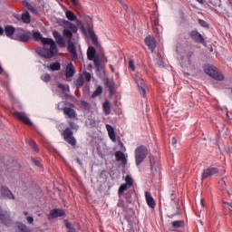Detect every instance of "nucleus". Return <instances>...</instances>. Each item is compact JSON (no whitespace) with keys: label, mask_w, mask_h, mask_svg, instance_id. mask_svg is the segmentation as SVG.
<instances>
[{"label":"nucleus","mask_w":232,"mask_h":232,"mask_svg":"<svg viewBox=\"0 0 232 232\" xmlns=\"http://www.w3.org/2000/svg\"><path fill=\"white\" fill-rule=\"evenodd\" d=\"M33 39L34 41H41L43 47H37L35 53L44 59H53L57 57L59 49H57V44L52 38H44L39 31H33Z\"/></svg>","instance_id":"nucleus-1"},{"label":"nucleus","mask_w":232,"mask_h":232,"mask_svg":"<svg viewBox=\"0 0 232 232\" xmlns=\"http://www.w3.org/2000/svg\"><path fill=\"white\" fill-rule=\"evenodd\" d=\"M70 127L65 128V130L62 132V137L71 146H77V140L75 136H73V131L77 133L79 131V125L74 121L68 122Z\"/></svg>","instance_id":"nucleus-2"},{"label":"nucleus","mask_w":232,"mask_h":232,"mask_svg":"<svg viewBox=\"0 0 232 232\" xmlns=\"http://www.w3.org/2000/svg\"><path fill=\"white\" fill-rule=\"evenodd\" d=\"M134 153L136 166H140L146 160V157H148V147L144 145L138 146Z\"/></svg>","instance_id":"nucleus-3"},{"label":"nucleus","mask_w":232,"mask_h":232,"mask_svg":"<svg viewBox=\"0 0 232 232\" xmlns=\"http://www.w3.org/2000/svg\"><path fill=\"white\" fill-rule=\"evenodd\" d=\"M62 23L63 26L66 27V29H63V35L64 37H67V39H72V37H73V34H77V32H79L77 25L72 22L68 20H62Z\"/></svg>","instance_id":"nucleus-4"},{"label":"nucleus","mask_w":232,"mask_h":232,"mask_svg":"<svg viewBox=\"0 0 232 232\" xmlns=\"http://www.w3.org/2000/svg\"><path fill=\"white\" fill-rule=\"evenodd\" d=\"M204 72L207 75H209V77H212V79H215L216 81H224V75L218 72V69L213 65H206L204 67Z\"/></svg>","instance_id":"nucleus-5"},{"label":"nucleus","mask_w":232,"mask_h":232,"mask_svg":"<svg viewBox=\"0 0 232 232\" xmlns=\"http://www.w3.org/2000/svg\"><path fill=\"white\" fill-rule=\"evenodd\" d=\"M32 39V33L29 31H24V29H20V32L15 34L14 41H19L20 43H28Z\"/></svg>","instance_id":"nucleus-6"},{"label":"nucleus","mask_w":232,"mask_h":232,"mask_svg":"<svg viewBox=\"0 0 232 232\" xmlns=\"http://www.w3.org/2000/svg\"><path fill=\"white\" fill-rule=\"evenodd\" d=\"M220 169L217 167L209 166L206 169L203 170L201 174V180H206V179H209V177H213L218 174Z\"/></svg>","instance_id":"nucleus-7"},{"label":"nucleus","mask_w":232,"mask_h":232,"mask_svg":"<svg viewBox=\"0 0 232 232\" xmlns=\"http://www.w3.org/2000/svg\"><path fill=\"white\" fill-rule=\"evenodd\" d=\"M190 38L198 44H202L203 46H207L208 44L206 39H204V36H202V34L197 30L190 32Z\"/></svg>","instance_id":"nucleus-8"},{"label":"nucleus","mask_w":232,"mask_h":232,"mask_svg":"<svg viewBox=\"0 0 232 232\" xmlns=\"http://www.w3.org/2000/svg\"><path fill=\"white\" fill-rule=\"evenodd\" d=\"M13 115L14 117H15V119H18V121H21L26 126H34V123L32 122V121H30V118L26 116V113L21 112V111H15V112H13Z\"/></svg>","instance_id":"nucleus-9"},{"label":"nucleus","mask_w":232,"mask_h":232,"mask_svg":"<svg viewBox=\"0 0 232 232\" xmlns=\"http://www.w3.org/2000/svg\"><path fill=\"white\" fill-rule=\"evenodd\" d=\"M0 221L4 224V226H10L12 224V218H10V212L3 209L0 207Z\"/></svg>","instance_id":"nucleus-10"},{"label":"nucleus","mask_w":232,"mask_h":232,"mask_svg":"<svg viewBox=\"0 0 232 232\" xmlns=\"http://www.w3.org/2000/svg\"><path fill=\"white\" fill-rule=\"evenodd\" d=\"M59 217H66V212L63 208H54L50 211L48 220L59 218Z\"/></svg>","instance_id":"nucleus-11"},{"label":"nucleus","mask_w":232,"mask_h":232,"mask_svg":"<svg viewBox=\"0 0 232 232\" xmlns=\"http://www.w3.org/2000/svg\"><path fill=\"white\" fill-rule=\"evenodd\" d=\"M145 44L148 46L149 50H150L151 53H153L155 48H157V40H155L154 36L148 35L145 38Z\"/></svg>","instance_id":"nucleus-12"},{"label":"nucleus","mask_w":232,"mask_h":232,"mask_svg":"<svg viewBox=\"0 0 232 232\" xmlns=\"http://www.w3.org/2000/svg\"><path fill=\"white\" fill-rule=\"evenodd\" d=\"M67 50L69 53H71L72 61H77V59H79V56L77 55V48L75 47V44L72 41H69V45L67 47Z\"/></svg>","instance_id":"nucleus-13"},{"label":"nucleus","mask_w":232,"mask_h":232,"mask_svg":"<svg viewBox=\"0 0 232 232\" xmlns=\"http://www.w3.org/2000/svg\"><path fill=\"white\" fill-rule=\"evenodd\" d=\"M14 34H15V27H14V25H6L5 27V34L9 39H13L14 41H15V35H14Z\"/></svg>","instance_id":"nucleus-14"},{"label":"nucleus","mask_w":232,"mask_h":232,"mask_svg":"<svg viewBox=\"0 0 232 232\" xmlns=\"http://www.w3.org/2000/svg\"><path fill=\"white\" fill-rule=\"evenodd\" d=\"M145 198L149 208H150L151 209H155L157 203L155 202L153 196H151V193H150L149 191H146Z\"/></svg>","instance_id":"nucleus-15"},{"label":"nucleus","mask_w":232,"mask_h":232,"mask_svg":"<svg viewBox=\"0 0 232 232\" xmlns=\"http://www.w3.org/2000/svg\"><path fill=\"white\" fill-rule=\"evenodd\" d=\"M53 35L59 46H62V48H64V46H66V43L64 42L63 35H61V33H59L58 31H53Z\"/></svg>","instance_id":"nucleus-16"},{"label":"nucleus","mask_w":232,"mask_h":232,"mask_svg":"<svg viewBox=\"0 0 232 232\" xmlns=\"http://www.w3.org/2000/svg\"><path fill=\"white\" fill-rule=\"evenodd\" d=\"M63 111L67 119H75V117H77V112H75V110L72 109V107H64Z\"/></svg>","instance_id":"nucleus-17"},{"label":"nucleus","mask_w":232,"mask_h":232,"mask_svg":"<svg viewBox=\"0 0 232 232\" xmlns=\"http://www.w3.org/2000/svg\"><path fill=\"white\" fill-rule=\"evenodd\" d=\"M1 193L5 197V198H9V199L12 198L13 200L15 199V197H14L12 190L10 188H8V187L2 186Z\"/></svg>","instance_id":"nucleus-18"},{"label":"nucleus","mask_w":232,"mask_h":232,"mask_svg":"<svg viewBox=\"0 0 232 232\" xmlns=\"http://www.w3.org/2000/svg\"><path fill=\"white\" fill-rule=\"evenodd\" d=\"M73 75H75V67L73 66V63H70L65 69V77L66 79H70Z\"/></svg>","instance_id":"nucleus-19"},{"label":"nucleus","mask_w":232,"mask_h":232,"mask_svg":"<svg viewBox=\"0 0 232 232\" xmlns=\"http://www.w3.org/2000/svg\"><path fill=\"white\" fill-rule=\"evenodd\" d=\"M114 155L117 162H121V164H128V160L126 159L124 152L117 150Z\"/></svg>","instance_id":"nucleus-20"},{"label":"nucleus","mask_w":232,"mask_h":232,"mask_svg":"<svg viewBox=\"0 0 232 232\" xmlns=\"http://www.w3.org/2000/svg\"><path fill=\"white\" fill-rule=\"evenodd\" d=\"M136 82L140 95H142V97H146V84L144 83V80H136Z\"/></svg>","instance_id":"nucleus-21"},{"label":"nucleus","mask_w":232,"mask_h":232,"mask_svg":"<svg viewBox=\"0 0 232 232\" xmlns=\"http://www.w3.org/2000/svg\"><path fill=\"white\" fill-rule=\"evenodd\" d=\"M95 55H97V50H95V47L90 46L87 50V59L93 61V59H97Z\"/></svg>","instance_id":"nucleus-22"},{"label":"nucleus","mask_w":232,"mask_h":232,"mask_svg":"<svg viewBox=\"0 0 232 232\" xmlns=\"http://www.w3.org/2000/svg\"><path fill=\"white\" fill-rule=\"evenodd\" d=\"M88 33L94 46H99V39L97 38V34H95V31L90 27Z\"/></svg>","instance_id":"nucleus-23"},{"label":"nucleus","mask_w":232,"mask_h":232,"mask_svg":"<svg viewBox=\"0 0 232 232\" xmlns=\"http://www.w3.org/2000/svg\"><path fill=\"white\" fill-rule=\"evenodd\" d=\"M103 82L105 86H107L108 92L110 93H113V92L115 91V83L110 82V78H104Z\"/></svg>","instance_id":"nucleus-24"},{"label":"nucleus","mask_w":232,"mask_h":232,"mask_svg":"<svg viewBox=\"0 0 232 232\" xmlns=\"http://www.w3.org/2000/svg\"><path fill=\"white\" fill-rule=\"evenodd\" d=\"M47 68L51 72H59V70H61V63L59 62L53 63L47 65Z\"/></svg>","instance_id":"nucleus-25"},{"label":"nucleus","mask_w":232,"mask_h":232,"mask_svg":"<svg viewBox=\"0 0 232 232\" xmlns=\"http://www.w3.org/2000/svg\"><path fill=\"white\" fill-rule=\"evenodd\" d=\"M102 108L105 115H110L111 113V104H110V102L106 101L103 103Z\"/></svg>","instance_id":"nucleus-26"},{"label":"nucleus","mask_w":232,"mask_h":232,"mask_svg":"<svg viewBox=\"0 0 232 232\" xmlns=\"http://www.w3.org/2000/svg\"><path fill=\"white\" fill-rule=\"evenodd\" d=\"M118 208H121L123 211H130V203L124 200H120L118 202Z\"/></svg>","instance_id":"nucleus-27"},{"label":"nucleus","mask_w":232,"mask_h":232,"mask_svg":"<svg viewBox=\"0 0 232 232\" xmlns=\"http://www.w3.org/2000/svg\"><path fill=\"white\" fill-rule=\"evenodd\" d=\"M65 15L69 21H75L77 19V15H75V13L73 11L68 10L65 13Z\"/></svg>","instance_id":"nucleus-28"},{"label":"nucleus","mask_w":232,"mask_h":232,"mask_svg":"<svg viewBox=\"0 0 232 232\" xmlns=\"http://www.w3.org/2000/svg\"><path fill=\"white\" fill-rule=\"evenodd\" d=\"M22 21L23 23H25V24H29L31 19H30V13H28V11L22 14Z\"/></svg>","instance_id":"nucleus-29"},{"label":"nucleus","mask_w":232,"mask_h":232,"mask_svg":"<svg viewBox=\"0 0 232 232\" xmlns=\"http://www.w3.org/2000/svg\"><path fill=\"white\" fill-rule=\"evenodd\" d=\"M186 222L184 220H176L171 222L172 227H184Z\"/></svg>","instance_id":"nucleus-30"},{"label":"nucleus","mask_w":232,"mask_h":232,"mask_svg":"<svg viewBox=\"0 0 232 232\" xmlns=\"http://www.w3.org/2000/svg\"><path fill=\"white\" fill-rule=\"evenodd\" d=\"M128 184L124 183L121 184L118 189V195L119 197H121V195H124V191H126L128 189Z\"/></svg>","instance_id":"nucleus-31"},{"label":"nucleus","mask_w":232,"mask_h":232,"mask_svg":"<svg viewBox=\"0 0 232 232\" xmlns=\"http://www.w3.org/2000/svg\"><path fill=\"white\" fill-rule=\"evenodd\" d=\"M94 63V66L96 68V72H101V70H102V65L101 64V60H99V58H94L93 60Z\"/></svg>","instance_id":"nucleus-32"},{"label":"nucleus","mask_w":232,"mask_h":232,"mask_svg":"<svg viewBox=\"0 0 232 232\" xmlns=\"http://www.w3.org/2000/svg\"><path fill=\"white\" fill-rule=\"evenodd\" d=\"M94 63V66L96 68V72H101V70H102V65L101 64V60H99V58H94L93 60Z\"/></svg>","instance_id":"nucleus-33"},{"label":"nucleus","mask_w":232,"mask_h":232,"mask_svg":"<svg viewBox=\"0 0 232 232\" xmlns=\"http://www.w3.org/2000/svg\"><path fill=\"white\" fill-rule=\"evenodd\" d=\"M102 93V86L99 85L96 90L92 94V99H95V97H99Z\"/></svg>","instance_id":"nucleus-34"},{"label":"nucleus","mask_w":232,"mask_h":232,"mask_svg":"<svg viewBox=\"0 0 232 232\" xmlns=\"http://www.w3.org/2000/svg\"><path fill=\"white\" fill-rule=\"evenodd\" d=\"M65 227H67V232H77L75 226L72 222H66Z\"/></svg>","instance_id":"nucleus-35"},{"label":"nucleus","mask_w":232,"mask_h":232,"mask_svg":"<svg viewBox=\"0 0 232 232\" xmlns=\"http://www.w3.org/2000/svg\"><path fill=\"white\" fill-rule=\"evenodd\" d=\"M131 195H132V191L129 190L124 194V198L126 200V202L128 204H131L132 200H131Z\"/></svg>","instance_id":"nucleus-36"},{"label":"nucleus","mask_w":232,"mask_h":232,"mask_svg":"<svg viewBox=\"0 0 232 232\" xmlns=\"http://www.w3.org/2000/svg\"><path fill=\"white\" fill-rule=\"evenodd\" d=\"M125 184H127V186H129L130 188H131V186H133V179L131 178V176L127 175L125 178Z\"/></svg>","instance_id":"nucleus-37"},{"label":"nucleus","mask_w":232,"mask_h":232,"mask_svg":"<svg viewBox=\"0 0 232 232\" xmlns=\"http://www.w3.org/2000/svg\"><path fill=\"white\" fill-rule=\"evenodd\" d=\"M29 146H31V148L36 151V152H39V147L37 146V143L34 141V140H30L29 141Z\"/></svg>","instance_id":"nucleus-38"},{"label":"nucleus","mask_w":232,"mask_h":232,"mask_svg":"<svg viewBox=\"0 0 232 232\" xmlns=\"http://www.w3.org/2000/svg\"><path fill=\"white\" fill-rule=\"evenodd\" d=\"M41 79L44 81V82H50V81H52V75L45 73L41 76Z\"/></svg>","instance_id":"nucleus-39"},{"label":"nucleus","mask_w":232,"mask_h":232,"mask_svg":"<svg viewBox=\"0 0 232 232\" xmlns=\"http://www.w3.org/2000/svg\"><path fill=\"white\" fill-rule=\"evenodd\" d=\"M81 104H82V106L84 110H91L92 109V105L88 102L82 101Z\"/></svg>","instance_id":"nucleus-40"},{"label":"nucleus","mask_w":232,"mask_h":232,"mask_svg":"<svg viewBox=\"0 0 232 232\" xmlns=\"http://www.w3.org/2000/svg\"><path fill=\"white\" fill-rule=\"evenodd\" d=\"M223 208H224V209H228L230 211V213L232 214L231 203L227 202V201H223Z\"/></svg>","instance_id":"nucleus-41"},{"label":"nucleus","mask_w":232,"mask_h":232,"mask_svg":"<svg viewBox=\"0 0 232 232\" xmlns=\"http://www.w3.org/2000/svg\"><path fill=\"white\" fill-rule=\"evenodd\" d=\"M76 86H78V88H81V87L84 86V79L83 78H78L76 80Z\"/></svg>","instance_id":"nucleus-42"},{"label":"nucleus","mask_w":232,"mask_h":232,"mask_svg":"<svg viewBox=\"0 0 232 232\" xmlns=\"http://www.w3.org/2000/svg\"><path fill=\"white\" fill-rule=\"evenodd\" d=\"M76 24L77 26L81 27V30H82L83 32H86V29H84V24H82V21H81L80 19L76 18Z\"/></svg>","instance_id":"nucleus-43"},{"label":"nucleus","mask_w":232,"mask_h":232,"mask_svg":"<svg viewBox=\"0 0 232 232\" xmlns=\"http://www.w3.org/2000/svg\"><path fill=\"white\" fill-rule=\"evenodd\" d=\"M87 124H89L90 128H95V120L89 118L87 120Z\"/></svg>","instance_id":"nucleus-44"},{"label":"nucleus","mask_w":232,"mask_h":232,"mask_svg":"<svg viewBox=\"0 0 232 232\" xmlns=\"http://www.w3.org/2000/svg\"><path fill=\"white\" fill-rule=\"evenodd\" d=\"M198 24H200V26H203V28H208V22H206L205 20L202 19H198Z\"/></svg>","instance_id":"nucleus-45"},{"label":"nucleus","mask_w":232,"mask_h":232,"mask_svg":"<svg viewBox=\"0 0 232 232\" xmlns=\"http://www.w3.org/2000/svg\"><path fill=\"white\" fill-rule=\"evenodd\" d=\"M109 137L112 142H117V136L115 135V132L109 133Z\"/></svg>","instance_id":"nucleus-46"},{"label":"nucleus","mask_w":232,"mask_h":232,"mask_svg":"<svg viewBox=\"0 0 232 232\" xmlns=\"http://www.w3.org/2000/svg\"><path fill=\"white\" fill-rule=\"evenodd\" d=\"M129 68L132 71L135 72V63H133V60L129 61Z\"/></svg>","instance_id":"nucleus-47"},{"label":"nucleus","mask_w":232,"mask_h":232,"mask_svg":"<svg viewBox=\"0 0 232 232\" xmlns=\"http://www.w3.org/2000/svg\"><path fill=\"white\" fill-rule=\"evenodd\" d=\"M32 162H33V164H34V166H37L38 168H41V161H39V160L32 158Z\"/></svg>","instance_id":"nucleus-48"},{"label":"nucleus","mask_w":232,"mask_h":232,"mask_svg":"<svg viewBox=\"0 0 232 232\" xmlns=\"http://www.w3.org/2000/svg\"><path fill=\"white\" fill-rule=\"evenodd\" d=\"M179 209H180V207H177V211H176V213L169 215V216H168L169 218H173V217H177V215H180V211H179Z\"/></svg>","instance_id":"nucleus-49"},{"label":"nucleus","mask_w":232,"mask_h":232,"mask_svg":"<svg viewBox=\"0 0 232 232\" xmlns=\"http://www.w3.org/2000/svg\"><path fill=\"white\" fill-rule=\"evenodd\" d=\"M106 130H107V131H108V133L110 134V133H114L115 132V129H113L112 127H111V125H106Z\"/></svg>","instance_id":"nucleus-50"},{"label":"nucleus","mask_w":232,"mask_h":232,"mask_svg":"<svg viewBox=\"0 0 232 232\" xmlns=\"http://www.w3.org/2000/svg\"><path fill=\"white\" fill-rule=\"evenodd\" d=\"M179 17L181 19V21H186V14L184 13V11L180 10L179 11Z\"/></svg>","instance_id":"nucleus-51"},{"label":"nucleus","mask_w":232,"mask_h":232,"mask_svg":"<svg viewBox=\"0 0 232 232\" xmlns=\"http://www.w3.org/2000/svg\"><path fill=\"white\" fill-rule=\"evenodd\" d=\"M156 64L161 68H164V62L160 59L156 60Z\"/></svg>","instance_id":"nucleus-52"},{"label":"nucleus","mask_w":232,"mask_h":232,"mask_svg":"<svg viewBox=\"0 0 232 232\" xmlns=\"http://www.w3.org/2000/svg\"><path fill=\"white\" fill-rule=\"evenodd\" d=\"M57 88H59V90H62V92H66V85H64L63 83H59L57 85Z\"/></svg>","instance_id":"nucleus-53"},{"label":"nucleus","mask_w":232,"mask_h":232,"mask_svg":"<svg viewBox=\"0 0 232 232\" xmlns=\"http://www.w3.org/2000/svg\"><path fill=\"white\" fill-rule=\"evenodd\" d=\"M85 79L86 81H92V74L90 72H85Z\"/></svg>","instance_id":"nucleus-54"},{"label":"nucleus","mask_w":232,"mask_h":232,"mask_svg":"<svg viewBox=\"0 0 232 232\" xmlns=\"http://www.w3.org/2000/svg\"><path fill=\"white\" fill-rule=\"evenodd\" d=\"M175 198H177V195L175 194V191H171L170 200L175 201Z\"/></svg>","instance_id":"nucleus-55"},{"label":"nucleus","mask_w":232,"mask_h":232,"mask_svg":"<svg viewBox=\"0 0 232 232\" xmlns=\"http://www.w3.org/2000/svg\"><path fill=\"white\" fill-rule=\"evenodd\" d=\"M121 8L122 10H124L125 12H128V5L124 4L121 2Z\"/></svg>","instance_id":"nucleus-56"},{"label":"nucleus","mask_w":232,"mask_h":232,"mask_svg":"<svg viewBox=\"0 0 232 232\" xmlns=\"http://www.w3.org/2000/svg\"><path fill=\"white\" fill-rule=\"evenodd\" d=\"M24 6L27 8V10H31V8L33 7L32 4L25 2Z\"/></svg>","instance_id":"nucleus-57"},{"label":"nucleus","mask_w":232,"mask_h":232,"mask_svg":"<svg viewBox=\"0 0 232 232\" xmlns=\"http://www.w3.org/2000/svg\"><path fill=\"white\" fill-rule=\"evenodd\" d=\"M27 222H28V224H34V218L33 217H27Z\"/></svg>","instance_id":"nucleus-58"},{"label":"nucleus","mask_w":232,"mask_h":232,"mask_svg":"<svg viewBox=\"0 0 232 232\" xmlns=\"http://www.w3.org/2000/svg\"><path fill=\"white\" fill-rule=\"evenodd\" d=\"M187 57L188 60L191 59V57H193V51H189L187 54Z\"/></svg>","instance_id":"nucleus-59"},{"label":"nucleus","mask_w":232,"mask_h":232,"mask_svg":"<svg viewBox=\"0 0 232 232\" xmlns=\"http://www.w3.org/2000/svg\"><path fill=\"white\" fill-rule=\"evenodd\" d=\"M171 144H172V146H175V144H177V138L171 139Z\"/></svg>","instance_id":"nucleus-60"},{"label":"nucleus","mask_w":232,"mask_h":232,"mask_svg":"<svg viewBox=\"0 0 232 232\" xmlns=\"http://www.w3.org/2000/svg\"><path fill=\"white\" fill-rule=\"evenodd\" d=\"M76 162L79 164V166H82V161L81 160V158H76Z\"/></svg>","instance_id":"nucleus-61"},{"label":"nucleus","mask_w":232,"mask_h":232,"mask_svg":"<svg viewBox=\"0 0 232 232\" xmlns=\"http://www.w3.org/2000/svg\"><path fill=\"white\" fill-rule=\"evenodd\" d=\"M0 35H5V29L0 26Z\"/></svg>","instance_id":"nucleus-62"},{"label":"nucleus","mask_w":232,"mask_h":232,"mask_svg":"<svg viewBox=\"0 0 232 232\" xmlns=\"http://www.w3.org/2000/svg\"><path fill=\"white\" fill-rule=\"evenodd\" d=\"M71 3L74 5L77 6V5H79V3H77V0H70Z\"/></svg>","instance_id":"nucleus-63"},{"label":"nucleus","mask_w":232,"mask_h":232,"mask_svg":"<svg viewBox=\"0 0 232 232\" xmlns=\"http://www.w3.org/2000/svg\"><path fill=\"white\" fill-rule=\"evenodd\" d=\"M102 61L103 63H108V58L104 54H102Z\"/></svg>","instance_id":"nucleus-64"}]
</instances>
